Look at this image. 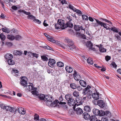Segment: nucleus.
I'll list each match as a JSON object with an SVG mask.
<instances>
[{
  "label": "nucleus",
  "mask_w": 121,
  "mask_h": 121,
  "mask_svg": "<svg viewBox=\"0 0 121 121\" xmlns=\"http://www.w3.org/2000/svg\"><path fill=\"white\" fill-rule=\"evenodd\" d=\"M65 98L67 101L68 105L72 106H73V108L74 110L75 106L77 104L75 103V100L73 99L72 95L71 94H67L65 96Z\"/></svg>",
  "instance_id": "obj_1"
},
{
  "label": "nucleus",
  "mask_w": 121,
  "mask_h": 121,
  "mask_svg": "<svg viewBox=\"0 0 121 121\" xmlns=\"http://www.w3.org/2000/svg\"><path fill=\"white\" fill-rule=\"evenodd\" d=\"M65 39L66 42L68 43L67 45L69 48L71 50H73L75 48V47L74 45L73 42L72 40L68 38H66Z\"/></svg>",
  "instance_id": "obj_2"
},
{
  "label": "nucleus",
  "mask_w": 121,
  "mask_h": 121,
  "mask_svg": "<svg viewBox=\"0 0 121 121\" xmlns=\"http://www.w3.org/2000/svg\"><path fill=\"white\" fill-rule=\"evenodd\" d=\"M93 114L96 116H104L105 114V113L104 111H100L98 109L95 108L93 109Z\"/></svg>",
  "instance_id": "obj_3"
},
{
  "label": "nucleus",
  "mask_w": 121,
  "mask_h": 121,
  "mask_svg": "<svg viewBox=\"0 0 121 121\" xmlns=\"http://www.w3.org/2000/svg\"><path fill=\"white\" fill-rule=\"evenodd\" d=\"M27 78L25 76H22L21 77L20 80V84L24 87H26L27 84Z\"/></svg>",
  "instance_id": "obj_4"
},
{
  "label": "nucleus",
  "mask_w": 121,
  "mask_h": 121,
  "mask_svg": "<svg viewBox=\"0 0 121 121\" xmlns=\"http://www.w3.org/2000/svg\"><path fill=\"white\" fill-rule=\"evenodd\" d=\"M74 78L76 81H78L81 78V76L78 74V73L75 71L74 73L73 74Z\"/></svg>",
  "instance_id": "obj_5"
},
{
  "label": "nucleus",
  "mask_w": 121,
  "mask_h": 121,
  "mask_svg": "<svg viewBox=\"0 0 121 121\" xmlns=\"http://www.w3.org/2000/svg\"><path fill=\"white\" fill-rule=\"evenodd\" d=\"M56 61L55 60L51 58H50L49 59L48 65L49 66L51 67H53Z\"/></svg>",
  "instance_id": "obj_6"
},
{
  "label": "nucleus",
  "mask_w": 121,
  "mask_h": 121,
  "mask_svg": "<svg viewBox=\"0 0 121 121\" xmlns=\"http://www.w3.org/2000/svg\"><path fill=\"white\" fill-rule=\"evenodd\" d=\"M55 27L56 29H64L66 28V27H65L64 26H61L60 24L57 22L55 25Z\"/></svg>",
  "instance_id": "obj_7"
},
{
  "label": "nucleus",
  "mask_w": 121,
  "mask_h": 121,
  "mask_svg": "<svg viewBox=\"0 0 121 121\" xmlns=\"http://www.w3.org/2000/svg\"><path fill=\"white\" fill-rule=\"evenodd\" d=\"M98 105L101 108H103L105 106V104L103 101L102 100H99L97 102Z\"/></svg>",
  "instance_id": "obj_8"
},
{
  "label": "nucleus",
  "mask_w": 121,
  "mask_h": 121,
  "mask_svg": "<svg viewBox=\"0 0 121 121\" xmlns=\"http://www.w3.org/2000/svg\"><path fill=\"white\" fill-rule=\"evenodd\" d=\"M30 84L27 85L26 87V89L30 91L34 89L35 88L34 87L33 84L32 83H30Z\"/></svg>",
  "instance_id": "obj_9"
},
{
  "label": "nucleus",
  "mask_w": 121,
  "mask_h": 121,
  "mask_svg": "<svg viewBox=\"0 0 121 121\" xmlns=\"http://www.w3.org/2000/svg\"><path fill=\"white\" fill-rule=\"evenodd\" d=\"M18 112L20 114L24 115L26 113V111L22 107L19 108L17 110Z\"/></svg>",
  "instance_id": "obj_10"
},
{
  "label": "nucleus",
  "mask_w": 121,
  "mask_h": 121,
  "mask_svg": "<svg viewBox=\"0 0 121 121\" xmlns=\"http://www.w3.org/2000/svg\"><path fill=\"white\" fill-rule=\"evenodd\" d=\"M66 71L68 73H71L73 70L72 68L69 66H66L65 68Z\"/></svg>",
  "instance_id": "obj_11"
},
{
  "label": "nucleus",
  "mask_w": 121,
  "mask_h": 121,
  "mask_svg": "<svg viewBox=\"0 0 121 121\" xmlns=\"http://www.w3.org/2000/svg\"><path fill=\"white\" fill-rule=\"evenodd\" d=\"M76 113L78 115H80L82 113L83 111L82 109L80 108H78L76 109Z\"/></svg>",
  "instance_id": "obj_12"
},
{
  "label": "nucleus",
  "mask_w": 121,
  "mask_h": 121,
  "mask_svg": "<svg viewBox=\"0 0 121 121\" xmlns=\"http://www.w3.org/2000/svg\"><path fill=\"white\" fill-rule=\"evenodd\" d=\"M13 57V55L9 53H7L4 56V57L5 59L8 60L9 59H12Z\"/></svg>",
  "instance_id": "obj_13"
},
{
  "label": "nucleus",
  "mask_w": 121,
  "mask_h": 121,
  "mask_svg": "<svg viewBox=\"0 0 121 121\" xmlns=\"http://www.w3.org/2000/svg\"><path fill=\"white\" fill-rule=\"evenodd\" d=\"M91 108L88 105H86L84 107V110L86 112H89L91 111Z\"/></svg>",
  "instance_id": "obj_14"
},
{
  "label": "nucleus",
  "mask_w": 121,
  "mask_h": 121,
  "mask_svg": "<svg viewBox=\"0 0 121 121\" xmlns=\"http://www.w3.org/2000/svg\"><path fill=\"white\" fill-rule=\"evenodd\" d=\"M82 116L86 120L89 119L90 117V115L88 113L86 112L84 113L83 114Z\"/></svg>",
  "instance_id": "obj_15"
},
{
  "label": "nucleus",
  "mask_w": 121,
  "mask_h": 121,
  "mask_svg": "<svg viewBox=\"0 0 121 121\" xmlns=\"http://www.w3.org/2000/svg\"><path fill=\"white\" fill-rule=\"evenodd\" d=\"M92 97L95 99L98 100L99 98V94L96 93H93L92 95Z\"/></svg>",
  "instance_id": "obj_16"
},
{
  "label": "nucleus",
  "mask_w": 121,
  "mask_h": 121,
  "mask_svg": "<svg viewBox=\"0 0 121 121\" xmlns=\"http://www.w3.org/2000/svg\"><path fill=\"white\" fill-rule=\"evenodd\" d=\"M64 21L61 19H58L57 22L61 26H64L65 27H66V25L64 24Z\"/></svg>",
  "instance_id": "obj_17"
},
{
  "label": "nucleus",
  "mask_w": 121,
  "mask_h": 121,
  "mask_svg": "<svg viewBox=\"0 0 121 121\" xmlns=\"http://www.w3.org/2000/svg\"><path fill=\"white\" fill-rule=\"evenodd\" d=\"M45 98L46 101H51L52 98V97L51 95H45Z\"/></svg>",
  "instance_id": "obj_18"
},
{
  "label": "nucleus",
  "mask_w": 121,
  "mask_h": 121,
  "mask_svg": "<svg viewBox=\"0 0 121 121\" xmlns=\"http://www.w3.org/2000/svg\"><path fill=\"white\" fill-rule=\"evenodd\" d=\"M79 83L80 85L83 87H85L86 86V83L84 81L82 80H80Z\"/></svg>",
  "instance_id": "obj_19"
},
{
  "label": "nucleus",
  "mask_w": 121,
  "mask_h": 121,
  "mask_svg": "<svg viewBox=\"0 0 121 121\" xmlns=\"http://www.w3.org/2000/svg\"><path fill=\"white\" fill-rule=\"evenodd\" d=\"M86 45L90 49L93 46V44L90 41H87L86 44Z\"/></svg>",
  "instance_id": "obj_20"
},
{
  "label": "nucleus",
  "mask_w": 121,
  "mask_h": 121,
  "mask_svg": "<svg viewBox=\"0 0 121 121\" xmlns=\"http://www.w3.org/2000/svg\"><path fill=\"white\" fill-rule=\"evenodd\" d=\"M7 38L10 40H13L15 39V37L13 35H7Z\"/></svg>",
  "instance_id": "obj_21"
},
{
  "label": "nucleus",
  "mask_w": 121,
  "mask_h": 121,
  "mask_svg": "<svg viewBox=\"0 0 121 121\" xmlns=\"http://www.w3.org/2000/svg\"><path fill=\"white\" fill-rule=\"evenodd\" d=\"M66 28L69 27L70 28H72L73 26V24L71 23L70 21H69L66 23Z\"/></svg>",
  "instance_id": "obj_22"
},
{
  "label": "nucleus",
  "mask_w": 121,
  "mask_h": 121,
  "mask_svg": "<svg viewBox=\"0 0 121 121\" xmlns=\"http://www.w3.org/2000/svg\"><path fill=\"white\" fill-rule=\"evenodd\" d=\"M95 20L96 21V22L97 23L98 25V26H104L103 24H104V23L99 21V20L95 19Z\"/></svg>",
  "instance_id": "obj_23"
},
{
  "label": "nucleus",
  "mask_w": 121,
  "mask_h": 121,
  "mask_svg": "<svg viewBox=\"0 0 121 121\" xmlns=\"http://www.w3.org/2000/svg\"><path fill=\"white\" fill-rule=\"evenodd\" d=\"M18 12H23L26 15H30L31 13L30 12H26L24 10L20 9L18 10Z\"/></svg>",
  "instance_id": "obj_24"
},
{
  "label": "nucleus",
  "mask_w": 121,
  "mask_h": 121,
  "mask_svg": "<svg viewBox=\"0 0 121 121\" xmlns=\"http://www.w3.org/2000/svg\"><path fill=\"white\" fill-rule=\"evenodd\" d=\"M89 90L88 87H86L85 89H84L83 92H82V94L84 95H87L88 93L89 92Z\"/></svg>",
  "instance_id": "obj_25"
},
{
  "label": "nucleus",
  "mask_w": 121,
  "mask_h": 121,
  "mask_svg": "<svg viewBox=\"0 0 121 121\" xmlns=\"http://www.w3.org/2000/svg\"><path fill=\"white\" fill-rule=\"evenodd\" d=\"M73 95L74 96L77 97L79 96V94L78 92L75 91L73 93Z\"/></svg>",
  "instance_id": "obj_26"
},
{
  "label": "nucleus",
  "mask_w": 121,
  "mask_h": 121,
  "mask_svg": "<svg viewBox=\"0 0 121 121\" xmlns=\"http://www.w3.org/2000/svg\"><path fill=\"white\" fill-rule=\"evenodd\" d=\"M12 59H9L8 60V63L9 65H13L14 64V61Z\"/></svg>",
  "instance_id": "obj_27"
},
{
  "label": "nucleus",
  "mask_w": 121,
  "mask_h": 121,
  "mask_svg": "<svg viewBox=\"0 0 121 121\" xmlns=\"http://www.w3.org/2000/svg\"><path fill=\"white\" fill-rule=\"evenodd\" d=\"M89 118L90 121H95L97 119L96 117L94 115L91 116Z\"/></svg>",
  "instance_id": "obj_28"
},
{
  "label": "nucleus",
  "mask_w": 121,
  "mask_h": 121,
  "mask_svg": "<svg viewBox=\"0 0 121 121\" xmlns=\"http://www.w3.org/2000/svg\"><path fill=\"white\" fill-rule=\"evenodd\" d=\"M70 86L73 89H75L77 87V85L73 83H72L70 84Z\"/></svg>",
  "instance_id": "obj_29"
},
{
  "label": "nucleus",
  "mask_w": 121,
  "mask_h": 121,
  "mask_svg": "<svg viewBox=\"0 0 121 121\" xmlns=\"http://www.w3.org/2000/svg\"><path fill=\"white\" fill-rule=\"evenodd\" d=\"M87 63L89 64L92 65L93 63L92 59L91 58H88L87 59Z\"/></svg>",
  "instance_id": "obj_30"
},
{
  "label": "nucleus",
  "mask_w": 121,
  "mask_h": 121,
  "mask_svg": "<svg viewBox=\"0 0 121 121\" xmlns=\"http://www.w3.org/2000/svg\"><path fill=\"white\" fill-rule=\"evenodd\" d=\"M14 53L15 55H20L22 54V52L20 51L16 50L14 51Z\"/></svg>",
  "instance_id": "obj_31"
},
{
  "label": "nucleus",
  "mask_w": 121,
  "mask_h": 121,
  "mask_svg": "<svg viewBox=\"0 0 121 121\" xmlns=\"http://www.w3.org/2000/svg\"><path fill=\"white\" fill-rule=\"evenodd\" d=\"M45 95L43 94H41L39 96V98L40 99L42 100H45L44 99L45 98Z\"/></svg>",
  "instance_id": "obj_32"
},
{
  "label": "nucleus",
  "mask_w": 121,
  "mask_h": 121,
  "mask_svg": "<svg viewBox=\"0 0 121 121\" xmlns=\"http://www.w3.org/2000/svg\"><path fill=\"white\" fill-rule=\"evenodd\" d=\"M115 39L117 40H118V41L120 40L121 41V37L118 35V34H116L115 35Z\"/></svg>",
  "instance_id": "obj_33"
},
{
  "label": "nucleus",
  "mask_w": 121,
  "mask_h": 121,
  "mask_svg": "<svg viewBox=\"0 0 121 121\" xmlns=\"http://www.w3.org/2000/svg\"><path fill=\"white\" fill-rule=\"evenodd\" d=\"M81 99H80L79 98H77L76 99V102L79 104H82L83 103Z\"/></svg>",
  "instance_id": "obj_34"
},
{
  "label": "nucleus",
  "mask_w": 121,
  "mask_h": 121,
  "mask_svg": "<svg viewBox=\"0 0 121 121\" xmlns=\"http://www.w3.org/2000/svg\"><path fill=\"white\" fill-rule=\"evenodd\" d=\"M27 18L28 19H30L33 20L34 21L36 18L35 17L30 14V15H28L27 16Z\"/></svg>",
  "instance_id": "obj_35"
},
{
  "label": "nucleus",
  "mask_w": 121,
  "mask_h": 121,
  "mask_svg": "<svg viewBox=\"0 0 121 121\" xmlns=\"http://www.w3.org/2000/svg\"><path fill=\"white\" fill-rule=\"evenodd\" d=\"M9 111L12 112H14L17 111V109L16 108H15L11 107L10 106V108H9Z\"/></svg>",
  "instance_id": "obj_36"
},
{
  "label": "nucleus",
  "mask_w": 121,
  "mask_h": 121,
  "mask_svg": "<svg viewBox=\"0 0 121 121\" xmlns=\"http://www.w3.org/2000/svg\"><path fill=\"white\" fill-rule=\"evenodd\" d=\"M52 101L51 100V101H46V100H44V102L46 104V105L48 106L51 105L52 104Z\"/></svg>",
  "instance_id": "obj_37"
},
{
  "label": "nucleus",
  "mask_w": 121,
  "mask_h": 121,
  "mask_svg": "<svg viewBox=\"0 0 121 121\" xmlns=\"http://www.w3.org/2000/svg\"><path fill=\"white\" fill-rule=\"evenodd\" d=\"M0 38L2 40L4 41L5 40L6 37L3 34L1 33L0 34Z\"/></svg>",
  "instance_id": "obj_38"
},
{
  "label": "nucleus",
  "mask_w": 121,
  "mask_h": 121,
  "mask_svg": "<svg viewBox=\"0 0 121 121\" xmlns=\"http://www.w3.org/2000/svg\"><path fill=\"white\" fill-rule=\"evenodd\" d=\"M28 53L30 54L31 55L33 56L34 57H35L36 58H37L38 57V55H39L36 53H33L31 52H28Z\"/></svg>",
  "instance_id": "obj_39"
},
{
  "label": "nucleus",
  "mask_w": 121,
  "mask_h": 121,
  "mask_svg": "<svg viewBox=\"0 0 121 121\" xmlns=\"http://www.w3.org/2000/svg\"><path fill=\"white\" fill-rule=\"evenodd\" d=\"M57 65L60 67H62L64 66V64L61 61H59L57 62Z\"/></svg>",
  "instance_id": "obj_40"
},
{
  "label": "nucleus",
  "mask_w": 121,
  "mask_h": 121,
  "mask_svg": "<svg viewBox=\"0 0 121 121\" xmlns=\"http://www.w3.org/2000/svg\"><path fill=\"white\" fill-rule=\"evenodd\" d=\"M42 60L44 61H47L48 60L47 57L45 56H41Z\"/></svg>",
  "instance_id": "obj_41"
},
{
  "label": "nucleus",
  "mask_w": 121,
  "mask_h": 121,
  "mask_svg": "<svg viewBox=\"0 0 121 121\" xmlns=\"http://www.w3.org/2000/svg\"><path fill=\"white\" fill-rule=\"evenodd\" d=\"M110 29L112 31L115 32L116 33H118L119 32V30L118 29L115 27H112Z\"/></svg>",
  "instance_id": "obj_42"
},
{
  "label": "nucleus",
  "mask_w": 121,
  "mask_h": 121,
  "mask_svg": "<svg viewBox=\"0 0 121 121\" xmlns=\"http://www.w3.org/2000/svg\"><path fill=\"white\" fill-rule=\"evenodd\" d=\"M74 29L76 31H79L80 30L79 26L75 25L74 26Z\"/></svg>",
  "instance_id": "obj_43"
},
{
  "label": "nucleus",
  "mask_w": 121,
  "mask_h": 121,
  "mask_svg": "<svg viewBox=\"0 0 121 121\" xmlns=\"http://www.w3.org/2000/svg\"><path fill=\"white\" fill-rule=\"evenodd\" d=\"M106 112H104L105 113V114L104 116L106 115L108 117H110L111 116V114L110 112L108 111H106Z\"/></svg>",
  "instance_id": "obj_44"
},
{
  "label": "nucleus",
  "mask_w": 121,
  "mask_h": 121,
  "mask_svg": "<svg viewBox=\"0 0 121 121\" xmlns=\"http://www.w3.org/2000/svg\"><path fill=\"white\" fill-rule=\"evenodd\" d=\"M39 116L38 114H35L34 115V119L36 121L38 120H39Z\"/></svg>",
  "instance_id": "obj_45"
},
{
  "label": "nucleus",
  "mask_w": 121,
  "mask_h": 121,
  "mask_svg": "<svg viewBox=\"0 0 121 121\" xmlns=\"http://www.w3.org/2000/svg\"><path fill=\"white\" fill-rule=\"evenodd\" d=\"M99 19H100V20H102L103 21H104L106 22H107L109 24H112V23L111 22L107 20L106 19H103L102 18H100Z\"/></svg>",
  "instance_id": "obj_46"
},
{
  "label": "nucleus",
  "mask_w": 121,
  "mask_h": 121,
  "mask_svg": "<svg viewBox=\"0 0 121 121\" xmlns=\"http://www.w3.org/2000/svg\"><path fill=\"white\" fill-rule=\"evenodd\" d=\"M82 17L84 20H88V17L85 15H82Z\"/></svg>",
  "instance_id": "obj_47"
},
{
  "label": "nucleus",
  "mask_w": 121,
  "mask_h": 121,
  "mask_svg": "<svg viewBox=\"0 0 121 121\" xmlns=\"http://www.w3.org/2000/svg\"><path fill=\"white\" fill-rule=\"evenodd\" d=\"M31 92L32 94L33 95H38V92L36 90L32 91Z\"/></svg>",
  "instance_id": "obj_48"
},
{
  "label": "nucleus",
  "mask_w": 121,
  "mask_h": 121,
  "mask_svg": "<svg viewBox=\"0 0 121 121\" xmlns=\"http://www.w3.org/2000/svg\"><path fill=\"white\" fill-rule=\"evenodd\" d=\"M99 50L101 52H106V49L103 48H100Z\"/></svg>",
  "instance_id": "obj_49"
},
{
  "label": "nucleus",
  "mask_w": 121,
  "mask_h": 121,
  "mask_svg": "<svg viewBox=\"0 0 121 121\" xmlns=\"http://www.w3.org/2000/svg\"><path fill=\"white\" fill-rule=\"evenodd\" d=\"M48 40L52 42L53 43H55L56 42V41L54 39H53V38H48Z\"/></svg>",
  "instance_id": "obj_50"
},
{
  "label": "nucleus",
  "mask_w": 121,
  "mask_h": 121,
  "mask_svg": "<svg viewBox=\"0 0 121 121\" xmlns=\"http://www.w3.org/2000/svg\"><path fill=\"white\" fill-rule=\"evenodd\" d=\"M21 37L19 35H16L15 37V39L17 40H18L21 39Z\"/></svg>",
  "instance_id": "obj_51"
},
{
  "label": "nucleus",
  "mask_w": 121,
  "mask_h": 121,
  "mask_svg": "<svg viewBox=\"0 0 121 121\" xmlns=\"http://www.w3.org/2000/svg\"><path fill=\"white\" fill-rule=\"evenodd\" d=\"M101 121H108V119L106 117H103L101 118Z\"/></svg>",
  "instance_id": "obj_52"
},
{
  "label": "nucleus",
  "mask_w": 121,
  "mask_h": 121,
  "mask_svg": "<svg viewBox=\"0 0 121 121\" xmlns=\"http://www.w3.org/2000/svg\"><path fill=\"white\" fill-rule=\"evenodd\" d=\"M111 65H112L113 67L114 68H116L117 66V65L113 61L111 64Z\"/></svg>",
  "instance_id": "obj_53"
},
{
  "label": "nucleus",
  "mask_w": 121,
  "mask_h": 121,
  "mask_svg": "<svg viewBox=\"0 0 121 121\" xmlns=\"http://www.w3.org/2000/svg\"><path fill=\"white\" fill-rule=\"evenodd\" d=\"M34 21L35 22H36L39 24H40L41 23V21L39 20L38 19H36L35 18V19L34 20Z\"/></svg>",
  "instance_id": "obj_54"
},
{
  "label": "nucleus",
  "mask_w": 121,
  "mask_h": 121,
  "mask_svg": "<svg viewBox=\"0 0 121 121\" xmlns=\"http://www.w3.org/2000/svg\"><path fill=\"white\" fill-rule=\"evenodd\" d=\"M111 58V57L108 56H106L105 57V59L107 61L110 60Z\"/></svg>",
  "instance_id": "obj_55"
},
{
  "label": "nucleus",
  "mask_w": 121,
  "mask_h": 121,
  "mask_svg": "<svg viewBox=\"0 0 121 121\" xmlns=\"http://www.w3.org/2000/svg\"><path fill=\"white\" fill-rule=\"evenodd\" d=\"M59 1L61 2V3L62 4H67V1L65 0H60Z\"/></svg>",
  "instance_id": "obj_56"
},
{
  "label": "nucleus",
  "mask_w": 121,
  "mask_h": 121,
  "mask_svg": "<svg viewBox=\"0 0 121 121\" xmlns=\"http://www.w3.org/2000/svg\"><path fill=\"white\" fill-rule=\"evenodd\" d=\"M62 107L65 110H66L67 109V106L65 105H62Z\"/></svg>",
  "instance_id": "obj_57"
},
{
  "label": "nucleus",
  "mask_w": 121,
  "mask_h": 121,
  "mask_svg": "<svg viewBox=\"0 0 121 121\" xmlns=\"http://www.w3.org/2000/svg\"><path fill=\"white\" fill-rule=\"evenodd\" d=\"M107 24L104 23V24H103L104 26H102L104 28L106 29L107 30H108L109 29V27H107Z\"/></svg>",
  "instance_id": "obj_58"
},
{
  "label": "nucleus",
  "mask_w": 121,
  "mask_h": 121,
  "mask_svg": "<svg viewBox=\"0 0 121 121\" xmlns=\"http://www.w3.org/2000/svg\"><path fill=\"white\" fill-rule=\"evenodd\" d=\"M10 106H5L4 108V109H5L6 111H9V108Z\"/></svg>",
  "instance_id": "obj_59"
},
{
  "label": "nucleus",
  "mask_w": 121,
  "mask_h": 121,
  "mask_svg": "<svg viewBox=\"0 0 121 121\" xmlns=\"http://www.w3.org/2000/svg\"><path fill=\"white\" fill-rule=\"evenodd\" d=\"M17 30L14 28L11 30V33H17Z\"/></svg>",
  "instance_id": "obj_60"
},
{
  "label": "nucleus",
  "mask_w": 121,
  "mask_h": 121,
  "mask_svg": "<svg viewBox=\"0 0 121 121\" xmlns=\"http://www.w3.org/2000/svg\"><path fill=\"white\" fill-rule=\"evenodd\" d=\"M75 12L81 15L82 14V13L81 11L79 10L76 9Z\"/></svg>",
  "instance_id": "obj_61"
},
{
  "label": "nucleus",
  "mask_w": 121,
  "mask_h": 121,
  "mask_svg": "<svg viewBox=\"0 0 121 121\" xmlns=\"http://www.w3.org/2000/svg\"><path fill=\"white\" fill-rule=\"evenodd\" d=\"M11 8L14 10H17V8L15 6H13L11 7Z\"/></svg>",
  "instance_id": "obj_62"
},
{
  "label": "nucleus",
  "mask_w": 121,
  "mask_h": 121,
  "mask_svg": "<svg viewBox=\"0 0 121 121\" xmlns=\"http://www.w3.org/2000/svg\"><path fill=\"white\" fill-rule=\"evenodd\" d=\"M5 106L3 104H1L0 105V107L1 108V109H4V108Z\"/></svg>",
  "instance_id": "obj_63"
},
{
  "label": "nucleus",
  "mask_w": 121,
  "mask_h": 121,
  "mask_svg": "<svg viewBox=\"0 0 121 121\" xmlns=\"http://www.w3.org/2000/svg\"><path fill=\"white\" fill-rule=\"evenodd\" d=\"M77 89L78 91H81L82 89V88L80 86H77Z\"/></svg>",
  "instance_id": "obj_64"
}]
</instances>
